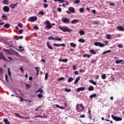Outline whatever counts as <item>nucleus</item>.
Wrapping results in <instances>:
<instances>
[{
	"instance_id": "1",
	"label": "nucleus",
	"mask_w": 124,
	"mask_h": 124,
	"mask_svg": "<svg viewBox=\"0 0 124 124\" xmlns=\"http://www.w3.org/2000/svg\"><path fill=\"white\" fill-rule=\"evenodd\" d=\"M84 109V107L82 104H78L76 106V110L78 112H82Z\"/></svg>"
},
{
	"instance_id": "2",
	"label": "nucleus",
	"mask_w": 124,
	"mask_h": 124,
	"mask_svg": "<svg viewBox=\"0 0 124 124\" xmlns=\"http://www.w3.org/2000/svg\"><path fill=\"white\" fill-rule=\"evenodd\" d=\"M45 25H46V29H48L49 30L51 29L53 26H55V23H52L50 24V22L48 20H46L45 22Z\"/></svg>"
},
{
	"instance_id": "3",
	"label": "nucleus",
	"mask_w": 124,
	"mask_h": 124,
	"mask_svg": "<svg viewBox=\"0 0 124 124\" xmlns=\"http://www.w3.org/2000/svg\"><path fill=\"white\" fill-rule=\"evenodd\" d=\"M58 29H59L61 31H63L64 32H71V31H72V30L71 29H70L67 27L59 26Z\"/></svg>"
},
{
	"instance_id": "4",
	"label": "nucleus",
	"mask_w": 124,
	"mask_h": 124,
	"mask_svg": "<svg viewBox=\"0 0 124 124\" xmlns=\"http://www.w3.org/2000/svg\"><path fill=\"white\" fill-rule=\"evenodd\" d=\"M94 45L95 46H99L100 47H103L106 46V45H108V44H102L101 42H95L94 43Z\"/></svg>"
},
{
	"instance_id": "5",
	"label": "nucleus",
	"mask_w": 124,
	"mask_h": 124,
	"mask_svg": "<svg viewBox=\"0 0 124 124\" xmlns=\"http://www.w3.org/2000/svg\"><path fill=\"white\" fill-rule=\"evenodd\" d=\"M111 118L116 122L122 121L123 120V118L122 117H117L113 115H111Z\"/></svg>"
},
{
	"instance_id": "6",
	"label": "nucleus",
	"mask_w": 124,
	"mask_h": 124,
	"mask_svg": "<svg viewBox=\"0 0 124 124\" xmlns=\"http://www.w3.org/2000/svg\"><path fill=\"white\" fill-rule=\"evenodd\" d=\"M36 20H37V17L36 16H31L29 18V21L31 22H35Z\"/></svg>"
},
{
	"instance_id": "7",
	"label": "nucleus",
	"mask_w": 124,
	"mask_h": 124,
	"mask_svg": "<svg viewBox=\"0 0 124 124\" xmlns=\"http://www.w3.org/2000/svg\"><path fill=\"white\" fill-rule=\"evenodd\" d=\"M62 23H64V24H68L70 22V19L67 18H65L64 19H62Z\"/></svg>"
},
{
	"instance_id": "8",
	"label": "nucleus",
	"mask_w": 124,
	"mask_h": 124,
	"mask_svg": "<svg viewBox=\"0 0 124 124\" xmlns=\"http://www.w3.org/2000/svg\"><path fill=\"white\" fill-rule=\"evenodd\" d=\"M53 46L55 47H60V46H62V47H65L66 45L65 44H53Z\"/></svg>"
},
{
	"instance_id": "9",
	"label": "nucleus",
	"mask_w": 124,
	"mask_h": 124,
	"mask_svg": "<svg viewBox=\"0 0 124 124\" xmlns=\"http://www.w3.org/2000/svg\"><path fill=\"white\" fill-rule=\"evenodd\" d=\"M3 11L6 13H8L10 11V8L7 6H5L3 7Z\"/></svg>"
},
{
	"instance_id": "10",
	"label": "nucleus",
	"mask_w": 124,
	"mask_h": 124,
	"mask_svg": "<svg viewBox=\"0 0 124 124\" xmlns=\"http://www.w3.org/2000/svg\"><path fill=\"white\" fill-rule=\"evenodd\" d=\"M4 60L5 61H8L5 58V56L2 54V53H0V60Z\"/></svg>"
},
{
	"instance_id": "11",
	"label": "nucleus",
	"mask_w": 124,
	"mask_h": 124,
	"mask_svg": "<svg viewBox=\"0 0 124 124\" xmlns=\"http://www.w3.org/2000/svg\"><path fill=\"white\" fill-rule=\"evenodd\" d=\"M43 86L41 87V88L38 89L37 91H35L36 93H44V90L43 89Z\"/></svg>"
},
{
	"instance_id": "12",
	"label": "nucleus",
	"mask_w": 124,
	"mask_h": 124,
	"mask_svg": "<svg viewBox=\"0 0 124 124\" xmlns=\"http://www.w3.org/2000/svg\"><path fill=\"white\" fill-rule=\"evenodd\" d=\"M81 78V77H78L76 78L74 81V85H77V84L78 83L79 81L80 80Z\"/></svg>"
},
{
	"instance_id": "13",
	"label": "nucleus",
	"mask_w": 124,
	"mask_h": 124,
	"mask_svg": "<svg viewBox=\"0 0 124 124\" xmlns=\"http://www.w3.org/2000/svg\"><path fill=\"white\" fill-rule=\"evenodd\" d=\"M85 90V88L83 87H79L77 89V92L78 93H79L80 91H84Z\"/></svg>"
},
{
	"instance_id": "14",
	"label": "nucleus",
	"mask_w": 124,
	"mask_h": 124,
	"mask_svg": "<svg viewBox=\"0 0 124 124\" xmlns=\"http://www.w3.org/2000/svg\"><path fill=\"white\" fill-rule=\"evenodd\" d=\"M69 11L72 13H75V9L73 7H68Z\"/></svg>"
},
{
	"instance_id": "15",
	"label": "nucleus",
	"mask_w": 124,
	"mask_h": 124,
	"mask_svg": "<svg viewBox=\"0 0 124 124\" xmlns=\"http://www.w3.org/2000/svg\"><path fill=\"white\" fill-rule=\"evenodd\" d=\"M1 18L3 19V20H5V21H7L8 20V16L6 15H5L4 14H2V16Z\"/></svg>"
},
{
	"instance_id": "16",
	"label": "nucleus",
	"mask_w": 124,
	"mask_h": 124,
	"mask_svg": "<svg viewBox=\"0 0 124 124\" xmlns=\"http://www.w3.org/2000/svg\"><path fill=\"white\" fill-rule=\"evenodd\" d=\"M59 62H62L63 63H67L68 62V60L67 59H59Z\"/></svg>"
},
{
	"instance_id": "17",
	"label": "nucleus",
	"mask_w": 124,
	"mask_h": 124,
	"mask_svg": "<svg viewBox=\"0 0 124 124\" xmlns=\"http://www.w3.org/2000/svg\"><path fill=\"white\" fill-rule=\"evenodd\" d=\"M117 30H118V31H124V28L122 26H117Z\"/></svg>"
},
{
	"instance_id": "18",
	"label": "nucleus",
	"mask_w": 124,
	"mask_h": 124,
	"mask_svg": "<svg viewBox=\"0 0 124 124\" xmlns=\"http://www.w3.org/2000/svg\"><path fill=\"white\" fill-rule=\"evenodd\" d=\"M35 69L36 70V76H37L39 74V72L40 71L39 67H35Z\"/></svg>"
},
{
	"instance_id": "19",
	"label": "nucleus",
	"mask_w": 124,
	"mask_h": 124,
	"mask_svg": "<svg viewBox=\"0 0 124 124\" xmlns=\"http://www.w3.org/2000/svg\"><path fill=\"white\" fill-rule=\"evenodd\" d=\"M46 46H47V48H48L49 49H50V50H53V47H52V46H51L49 45V42H47V43H46Z\"/></svg>"
},
{
	"instance_id": "20",
	"label": "nucleus",
	"mask_w": 124,
	"mask_h": 124,
	"mask_svg": "<svg viewBox=\"0 0 124 124\" xmlns=\"http://www.w3.org/2000/svg\"><path fill=\"white\" fill-rule=\"evenodd\" d=\"M17 5V2H16V3H13L11 4V6H10V7H11V8L12 9H14L16 7Z\"/></svg>"
},
{
	"instance_id": "21",
	"label": "nucleus",
	"mask_w": 124,
	"mask_h": 124,
	"mask_svg": "<svg viewBox=\"0 0 124 124\" xmlns=\"http://www.w3.org/2000/svg\"><path fill=\"white\" fill-rule=\"evenodd\" d=\"M97 96L96 93H93L92 94L90 95L89 97L91 99H92L93 98L96 97Z\"/></svg>"
},
{
	"instance_id": "22",
	"label": "nucleus",
	"mask_w": 124,
	"mask_h": 124,
	"mask_svg": "<svg viewBox=\"0 0 124 124\" xmlns=\"http://www.w3.org/2000/svg\"><path fill=\"white\" fill-rule=\"evenodd\" d=\"M94 87L93 86H90L88 87V90L90 92H91V91H94Z\"/></svg>"
},
{
	"instance_id": "23",
	"label": "nucleus",
	"mask_w": 124,
	"mask_h": 124,
	"mask_svg": "<svg viewBox=\"0 0 124 124\" xmlns=\"http://www.w3.org/2000/svg\"><path fill=\"white\" fill-rule=\"evenodd\" d=\"M56 107L58 108H60V109H61L62 110L65 109V108L64 107L59 106V105H58V104H56Z\"/></svg>"
},
{
	"instance_id": "24",
	"label": "nucleus",
	"mask_w": 124,
	"mask_h": 124,
	"mask_svg": "<svg viewBox=\"0 0 124 124\" xmlns=\"http://www.w3.org/2000/svg\"><path fill=\"white\" fill-rule=\"evenodd\" d=\"M79 22V20L78 19H73L71 21V24H76V23H78Z\"/></svg>"
},
{
	"instance_id": "25",
	"label": "nucleus",
	"mask_w": 124,
	"mask_h": 124,
	"mask_svg": "<svg viewBox=\"0 0 124 124\" xmlns=\"http://www.w3.org/2000/svg\"><path fill=\"white\" fill-rule=\"evenodd\" d=\"M3 27L5 29H9V28H10V25L9 23H6L4 25Z\"/></svg>"
},
{
	"instance_id": "26",
	"label": "nucleus",
	"mask_w": 124,
	"mask_h": 124,
	"mask_svg": "<svg viewBox=\"0 0 124 124\" xmlns=\"http://www.w3.org/2000/svg\"><path fill=\"white\" fill-rule=\"evenodd\" d=\"M70 46L73 48H76L77 47V45L74 43H71Z\"/></svg>"
},
{
	"instance_id": "27",
	"label": "nucleus",
	"mask_w": 124,
	"mask_h": 124,
	"mask_svg": "<svg viewBox=\"0 0 124 124\" xmlns=\"http://www.w3.org/2000/svg\"><path fill=\"white\" fill-rule=\"evenodd\" d=\"M90 53L91 54H93V55H96V51L93 49L90 50Z\"/></svg>"
},
{
	"instance_id": "28",
	"label": "nucleus",
	"mask_w": 124,
	"mask_h": 124,
	"mask_svg": "<svg viewBox=\"0 0 124 124\" xmlns=\"http://www.w3.org/2000/svg\"><path fill=\"white\" fill-rule=\"evenodd\" d=\"M74 80V78L72 77L69 78L67 80V82L71 83Z\"/></svg>"
},
{
	"instance_id": "29",
	"label": "nucleus",
	"mask_w": 124,
	"mask_h": 124,
	"mask_svg": "<svg viewBox=\"0 0 124 124\" xmlns=\"http://www.w3.org/2000/svg\"><path fill=\"white\" fill-rule=\"evenodd\" d=\"M111 50H107V51H104V52L103 53V55H105L106 54L109 53H111Z\"/></svg>"
},
{
	"instance_id": "30",
	"label": "nucleus",
	"mask_w": 124,
	"mask_h": 124,
	"mask_svg": "<svg viewBox=\"0 0 124 124\" xmlns=\"http://www.w3.org/2000/svg\"><path fill=\"white\" fill-rule=\"evenodd\" d=\"M78 42H80L81 43H85V40L83 38H80L78 40Z\"/></svg>"
},
{
	"instance_id": "31",
	"label": "nucleus",
	"mask_w": 124,
	"mask_h": 124,
	"mask_svg": "<svg viewBox=\"0 0 124 124\" xmlns=\"http://www.w3.org/2000/svg\"><path fill=\"white\" fill-rule=\"evenodd\" d=\"M89 81L91 83L93 84V85H94L95 86L97 85V83L96 82H95L94 81H93V80H90Z\"/></svg>"
},
{
	"instance_id": "32",
	"label": "nucleus",
	"mask_w": 124,
	"mask_h": 124,
	"mask_svg": "<svg viewBox=\"0 0 124 124\" xmlns=\"http://www.w3.org/2000/svg\"><path fill=\"white\" fill-rule=\"evenodd\" d=\"M79 34H80L81 35H84V34H85V31L83 30H81L79 31Z\"/></svg>"
},
{
	"instance_id": "33",
	"label": "nucleus",
	"mask_w": 124,
	"mask_h": 124,
	"mask_svg": "<svg viewBox=\"0 0 124 124\" xmlns=\"http://www.w3.org/2000/svg\"><path fill=\"white\" fill-rule=\"evenodd\" d=\"M64 91L66 93H70L71 92V89L70 88H65Z\"/></svg>"
},
{
	"instance_id": "34",
	"label": "nucleus",
	"mask_w": 124,
	"mask_h": 124,
	"mask_svg": "<svg viewBox=\"0 0 124 124\" xmlns=\"http://www.w3.org/2000/svg\"><path fill=\"white\" fill-rule=\"evenodd\" d=\"M37 97H38V98L41 99L43 97V95L42 93H38L37 94Z\"/></svg>"
},
{
	"instance_id": "35",
	"label": "nucleus",
	"mask_w": 124,
	"mask_h": 124,
	"mask_svg": "<svg viewBox=\"0 0 124 124\" xmlns=\"http://www.w3.org/2000/svg\"><path fill=\"white\" fill-rule=\"evenodd\" d=\"M4 123H5V124H10V123L7 119H4Z\"/></svg>"
},
{
	"instance_id": "36",
	"label": "nucleus",
	"mask_w": 124,
	"mask_h": 124,
	"mask_svg": "<svg viewBox=\"0 0 124 124\" xmlns=\"http://www.w3.org/2000/svg\"><path fill=\"white\" fill-rule=\"evenodd\" d=\"M8 74L9 75V77H10V78H11V72H10V68H8Z\"/></svg>"
},
{
	"instance_id": "37",
	"label": "nucleus",
	"mask_w": 124,
	"mask_h": 124,
	"mask_svg": "<svg viewBox=\"0 0 124 124\" xmlns=\"http://www.w3.org/2000/svg\"><path fill=\"white\" fill-rule=\"evenodd\" d=\"M47 39L48 40H55V38H54L53 36L48 37Z\"/></svg>"
},
{
	"instance_id": "38",
	"label": "nucleus",
	"mask_w": 124,
	"mask_h": 124,
	"mask_svg": "<svg viewBox=\"0 0 124 124\" xmlns=\"http://www.w3.org/2000/svg\"><path fill=\"white\" fill-rule=\"evenodd\" d=\"M18 27H19V28H20V29H22V28H23V24H22L21 23H19L17 24Z\"/></svg>"
},
{
	"instance_id": "39",
	"label": "nucleus",
	"mask_w": 124,
	"mask_h": 124,
	"mask_svg": "<svg viewBox=\"0 0 124 124\" xmlns=\"http://www.w3.org/2000/svg\"><path fill=\"white\" fill-rule=\"evenodd\" d=\"M83 58L87 57L88 58H90V56L89 54H84L83 55Z\"/></svg>"
},
{
	"instance_id": "40",
	"label": "nucleus",
	"mask_w": 124,
	"mask_h": 124,
	"mask_svg": "<svg viewBox=\"0 0 124 124\" xmlns=\"http://www.w3.org/2000/svg\"><path fill=\"white\" fill-rule=\"evenodd\" d=\"M15 116H17L18 118H23V116L20 115L18 113H15Z\"/></svg>"
},
{
	"instance_id": "41",
	"label": "nucleus",
	"mask_w": 124,
	"mask_h": 124,
	"mask_svg": "<svg viewBox=\"0 0 124 124\" xmlns=\"http://www.w3.org/2000/svg\"><path fill=\"white\" fill-rule=\"evenodd\" d=\"M48 74L47 73H46L45 76V80H47L48 79Z\"/></svg>"
},
{
	"instance_id": "42",
	"label": "nucleus",
	"mask_w": 124,
	"mask_h": 124,
	"mask_svg": "<svg viewBox=\"0 0 124 124\" xmlns=\"http://www.w3.org/2000/svg\"><path fill=\"white\" fill-rule=\"evenodd\" d=\"M106 78H107V77H106V74H103V75L101 76V78H102V79H106Z\"/></svg>"
},
{
	"instance_id": "43",
	"label": "nucleus",
	"mask_w": 124,
	"mask_h": 124,
	"mask_svg": "<svg viewBox=\"0 0 124 124\" xmlns=\"http://www.w3.org/2000/svg\"><path fill=\"white\" fill-rule=\"evenodd\" d=\"M25 86L27 90H28L29 89H30L31 86V84H26Z\"/></svg>"
},
{
	"instance_id": "44",
	"label": "nucleus",
	"mask_w": 124,
	"mask_h": 124,
	"mask_svg": "<svg viewBox=\"0 0 124 124\" xmlns=\"http://www.w3.org/2000/svg\"><path fill=\"white\" fill-rule=\"evenodd\" d=\"M107 39H111V36L110 34H107L106 36Z\"/></svg>"
},
{
	"instance_id": "45",
	"label": "nucleus",
	"mask_w": 124,
	"mask_h": 124,
	"mask_svg": "<svg viewBox=\"0 0 124 124\" xmlns=\"http://www.w3.org/2000/svg\"><path fill=\"white\" fill-rule=\"evenodd\" d=\"M55 40H57L58 41H62V39L61 37H58L55 38Z\"/></svg>"
},
{
	"instance_id": "46",
	"label": "nucleus",
	"mask_w": 124,
	"mask_h": 124,
	"mask_svg": "<svg viewBox=\"0 0 124 124\" xmlns=\"http://www.w3.org/2000/svg\"><path fill=\"white\" fill-rule=\"evenodd\" d=\"M3 3L6 5L9 4V2L8 0H3Z\"/></svg>"
},
{
	"instance_id": "47",
	"label": "nucleus",
	"mask_w": 124,
	"mask_h": 124,
	"mask_svg": "<svg viewBox=\"0 0 124 124\" xmlns=\"http://www.w3.org/2000/svg\"><path fill=\"white\" fill-rule=\"evenodd\" d=\"M65 79V78H63V77H61L59 79H58V81H62V80H63Z\"/></svg>"
},
{
	"instance_id": "48",
	"label": "nucleus",
	"mask_w": 124,
	"mask_h": 124,
	"mask_svg": "<svg viewBox=\"0 0 124 124\" xmlns=\"http://www.w3.org/2000/svg\"><path fill=\"white\" fill-rule=\"evenodd\" d=\"M8 75H5V78L6 79V82H9V81H8Z\"/></svg>"
},
{
	"instance_id": "49",
	"label": "nucleus",
	"mask_w": 124,
	"mask_h": 124,
	"mask_svg": "<svg viewBox=\"0 0 124 124\" xmlns=\"http://www.w3.org/2000/svg\"><path fill=\"white\" fill-rule=\"evenodd\" d=\"M20 70L22 74H23L24 72V70H23V67L21 66L20 68Z\"/></svg>"
},
{
	"instance_id": "50",
	"label": "nucleus",
	"mask_w": 124,
	"mask_h": 124,
	"mask_svg": "<svg viewBox=\"0 0 124 124\" xmlns=\"http://www.w3.org/2000/svg\"><path fill=\"white\" fill-rule=\"evenodd\" d=\"M33 30H39V27L37 26H33Z\"/></svg>"
},
{
	"instance_id": "51",
	"label": "nucleus",
	"mask_w": 124,
	"mask_h": 124,
	"mask_svg": "<svg viewBox=\"0 0 124 124\" xmlns=\"http://www.w3.org/2000/svg\"><path fill=\"white\" fill-rule=\"evenodd\" d=\"M16 38H18L19 39H23V36H16Z\"/></svg>"
},
{
	"instance_id": "52",
	"label": "nucleus",
	"mask_w": 124,
	"mask_h": 124,
	"mask_svg": "<svg viewBox=\"0 0 124 124\" xmlns=\"http://www.w3.org/2000/svg\"><path fill=\"white\" fill-rule=\"evenodd\" d=\"M17 97L20 98V102H23L24 101V98H22V97H21V96H17Z\"/></svg>"
},
{
	"instance_id": "53",
	"label": "nucleus",
	"mask_w": 124,
	"mask_h": 124,
	"mask_svg": "<svg viewBox=\"0 0 124 124\" xmlns=\"http://www.w3.org/2000/svg\"><path fill=\"white\" fill-rule=\"evenodd\" d=\"M84 11H85V10L83 8H81L79 9V12L80 13H83Z\"/></svg>"
},
{
	"instance_id": "54",
	"label": "nucleus",
	"mask_w": 124,
	"mask_h": 124,
	"mask_svg": "<svg viewBox=\"0 0 124 124\" xmlns=\"http://www.w3.org/2000/svg\"><path fill=\"white\" fill-rule=\"evenodd\" d=\"M38 14L40 15H44L45 14L43 11H40L38 12Z\"/></svg>"
},
{
	"instance_id": "55",
	"label": "nucleus",
	"mask_w": 124,
	"mask_h": 124,
	"mask_svg": "<svg viewBox=\"0 0 124 124\" xmlns=\"http://www.w3.org/2000/svg\"><path fill=\"white\" fill-rule=\"evenodd\" d=\"M77 65H75V64H74L73 65V69L74 70H77Z\"/></svg>"
},
{
	"instance_id": "56",
	"label": "nucleus",
	"mask_w": 124,
	"mask_h": 124,
	"mask_svg": "<svg viewBox=\"0 0 124 124\" xmlns=\"http://www.w3.org/2000/svg\"><path fill=\"white\" fill-rule=\"evenodd\" d=\"M74 3L76 4L79 3H80V0H75Z\"/></svg>"
},
{
	"instance_id": "57",
	"label": "nucleus",
	"mask_w": 124,
	"mask_h": 124,
	"mask_svg": "<svg viewBox=\"0 0 124 124\" xmlns=\"http://www.w3.org/2000/svg\"><path fill=\"white\" fill-rule=\"evenodd\" d=\"M3 71V69L2 67H0V75L2 73Z\"/></svg>"
},
{
	"instance_id": "58",
	"label": "nucleus",
	"mask_w": 124,
	"mask_h": 124,
	"mask_svg": "<svg viewBox=\"0 0 124 124\" xmlns=\"http://www.w3.org/2000/svg\"><path fill=\"white\" fill-rule=\"evenodd\" d=\"M118 47L119 48H122L123 47V45L122 44H119L118 45Z\"/></svg>"
},
{
	"instance_id": "59",
	"label": "nucleus",
	"mask_w": 124,
	"mask_h": 124,
	"mask_svg": "<svg viewBox=\"0 0 124 124\" xmlns=\"http://www.w3.org/2000/svg\"><path fill=\"white\" fill-rule=\"evenodd\" d=\"M98 24H100L99 21H95L93 22V25H97Z\"/></svg>"
},
{
	"instance_id": "60",
	"label": "nucleus",
	"mask_w": 124,
	"mask_h": 124,
	"mask_svg": "<svg viewBox=\"0 0 124 124\" xmlns=\"http://www.w3.org/2000/svg\"><path fill=\"white\" fill-rule=\"evenodd\" d=\"M19 34H22V33H23V30L20 29L19 30Z\"/></svg>"
},
{
	"instance_id": "61",
	"label": "nucleus",
	"mask_w": 124,
	"mask_h": 124,
	"mask_svg": "<svg viewBox=\"0 0 124 124\" xmlns=\"http://www.w3.org/2000/svg\"><path fill=\"white\" fill-rule=\"evenodd\" d=\"M48 6V5L47 4H44V7L45 8H47Z\"/></svg>"
},
{
	"instance_id": "62",
	"label": "nucleus",
	"mask_w": 124,
	"mask_h": 124,
	"mask_svg": "<svg viewBox=\"0 0 124 124\" xmlns=\"http://www.w3.org/2000/svg\"><path fill=\"white\" fill-rule=\"evenodd\" d=\"M80 117L81 118H84L85 117V114L80 115Z\"/></svg>"
},
{
	"instance_id": "63",
	"label": "nucleus",
	"mask_w": 124,
	"mask_h": 124,
	"mask_svg": "<svg viewBox=\"0 0 124 124\" xmlns=\"http://www.w3.org/2000/svg\"><path fill=\"white\" fill-rule=\"evenodd\" d=\"M57 10L59 12H61L62 11V9L61 8H59L57 9Z\"/></svg>"
},
{
	"instance_id": "64",
	"label": "nucleus",
	"mask_w": 124,
	"mask_h": 124,
	"mask_svg": "<svg viewBox=\"0 0 124 124\" xmlns=\"http://www.w3.org/2000/svg\"><path fill=\"white\" fill-rule=\"evenodd\" d=\"M59 2L60 3H63L64 2V0H59Z\"/></svg>"
}]
</instances>
